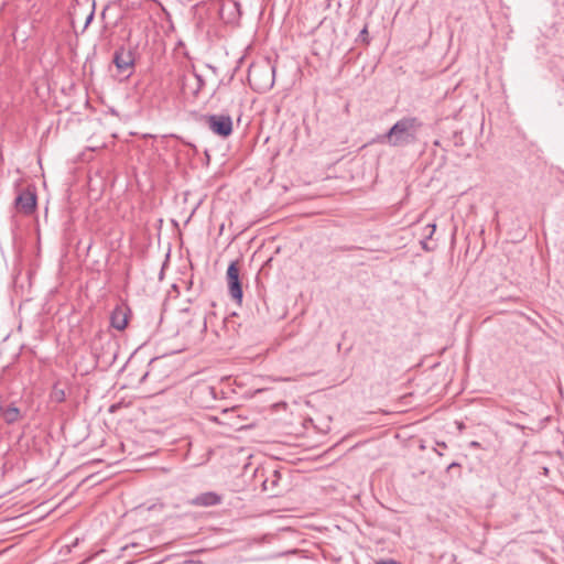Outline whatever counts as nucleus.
Wrapping results in <instances>:
<instances>
[{
  "label": "nucleus",
  "mask_w": 564,
  "mask_h": 564,
  "mask_svg": "<svg viewBox=\"0 0 564 564\" xmlns=\"http://www.w3.org/2000/svg\"><path fill=\"white\" fill-rule=\"evenodd\" d=\"M422 127L423 122L417 117H403L387 133L379 135L377 141L394 148L414 144L419 140L417 134Z\"/></svg>",
  "instance_id": "f257e3e1"
},
{
  "label": "nucleus",
  "mask_w": 564,
  "mask_h": 564,
  "mask_svg": "<svg viewBox=\"0 0 564 564\" xmlns=\"http://www.w3.org/2000/svg\"><path fill=\"white\" fill-rule=\"evenodd\" d=\"M275 67L270 61H262L250 65L248 70V82L250 86L259 91L265 93L274 85Z\"/></svg>",
  "instance_id": "f03ea898"
},
{
  "label": "nucleus",
  "mask_w": 564,
  "mask_h": 564,
  "mask_svg": "<svg viewBox=\"0 0 564 564\" xmlns=\"http://www.w3.org/2000/svg\"><path fill=\"white\" fill-rule=\"evenodd\" d=\"M177 85L184 98H196L205 86L202 75L194 67L186 68L177 77Z\"/></svg>",
  "instance_id": "7ed1b4c3"
},
{
  "label": "nucleus",
  "mask_w": 564,
  "mask_h": 564,
  "mask_svg": "<svg viewBox=\"0 0 564 564\" xmlns=\"http://www.w3.org/2000/svg\"><path fill=\"white\" fill-rule=\"evenodd\" d=\"M112 63L115 64L118 73L126 74L127 77L133 73L134 68V54L131 48L120 46L116 50Z\"/></svg>",
  "instance_id": "20e7f679"
},
{
  "label": "nucleus",
  "mask_w": 564,
  "mask_h": 564,
  "mask_svg": "<svg viewBox=\"0 0 564 564\" xmlns=\"http://www.w3.org/2000/svg\"><path fill=\"white\" fill-rule=\"evenodd\" d=\"M207 328L205 317L200 315L193 316L186 326L180 330L181 334L189 341L196 343L203 339V335Z\"/></svg>",
  "instance_id": "39448f33"
},
{
  "label": "nucleus",
  "mask_w": 564,
  "mask_h": 564,
  "mask_svg": "<svg viewBox=\"0 0 564 564\" xmlns=\"http://www.w3.org/2000/svg\"><path fill=\"white\" fill-rule=\"evenodd\" d=\"M206 122L215 134L223 138L230 135L232 132V120L228 115H210Z\"/></svg>",
  "instance_id": "423d86ee"
},
{
  "label": "nucleus",
  "mask_w": 564,
  "mask_h": 564,
  "mask_svg": "<svg viewBox=\"0 0 564 564\" xmlns=\"http://www.w3.org/2000/svg\"><path fill=\"white\" fill-rule=\"evenodd\" d=\"M228 291L231 297L238 302L242 300V286L239 279V267L237 261H232L226 273Z\"/></svg>",
  "instance_id": "0eeeda50"
},
{
  "label": "nucleus",
  "mask_w": 564,
  "mask_h": 564,
  "mask_svg": "<svg viewBox=\"0 0 564 564\" xmlns=\"http://www.w3.org/2000/svg\"><path fill=\"white\" fill-rule=\"evenodd\" d=\"M219 15L227 23H234L241 17L240 3L236 0H221Z\"/></svg>",
  "instance_id": "6e6552de"
},
{
  "label": "nucleus",
  "mask_w": 564,
  "mask_h": 564,
  "mask_svg": "<svg viewBox=\"0 0 564 564\" xmlns=\"http://www.w3.org/2000/svg\"><path fill=\"white\" fill-rule=\"evenodd\" d=\"M15 207L23 214L30 215L36 207V195L34 192L24 191L15 198Z\"/></svg>",
  "instance_id": "1a4fd4ad"
},
{
  "label": "nucleus",
  "mask_w": 564,
  "mask_h": 564,
  "mask_svg": "<svg viewBox=\"0 0 564 564\" xmlns=\"http://www.w3.org/2000/svg\"><path fill=\"white\" fill-rule=\"evenodd\" d=\"M129 308L126 306H117L110 316V324L118 330H123L128 326Z\"/></svg>",
  "instance_id": "9d476101"
},
{
  "label": "nucleus",
  "mask_w": 564,
  "mask_h": 564,
  "mask_svg": "<svg viewBox=\"0 0 564 564\" xmlns=\"http://www.w3.org/2000/svg\"><path fill=\"white\" fill-rule=\"evenodd\" d=\"M221 500L223 499L220 495L214 491H207L196 496L194 499H192L191 503L197 507H212L219 505Z\"/></svg>",
  "instance_id": "9b49d317"
},
{
  "label": "nucleus",
  "mask_w": 564,
  "mask_h": 564,
  "mask_svg": "<svg viewBox=\"0 0 564 564\" xmlns=\"http://www.w3.org/2000/svg\"><path fill=\"white\" fill-rule=\"evenodd\" d=\"M20 416V410L14 405H9L2 411V419L8 424L15 423Z\"/></svg>",
  "instance_id": "f8f14e48"
},
{
  "label": "nucleus",
  "mask_w": 564,
  "mask_h": 564,
  "mask_svg": "<svg viewBox=\"0 0 564 564\" xmlns=\"http://www.w3.org/2000/svg\"><path fill=\"white\" fill-rule=\"evenodd\" d=\"M143 0H120L122 7L127 9H135L142 4Z\"/></svg>",
  "instance_id": "ddd939ff"
},
{
  "label": "nucleus",
  "mask_w": 564,
  "mask_h": 564,
  "mask_svg": "<svg viewBox=\"0 0 564 564\" xmlns=\"http://www.w3.org/2000/svg\"><path fill=\"white\" fill-rule=\"evenodd\" d=\"M436 230V225L435 224H429L424 227V238L425 239H431L434 235Z\"/></svg>",
  "instance_id": "4468645a"
},
{
  "label": "nucleus",
  "mask_w": 564,
  "mask_h": 564,
  "mask_svg": "<svg viewBox=\"0 0 564 564\" xmlns=\"http://www.w3.org/2000/svg\"><path fill=\"white\" fill-rule=\"evenodd\" d=\"M158 359H152L149 364V367L150 369L143 375V377L141 378V381H144L148 377L151 376V372L153 371L154 369V366H155V362H156Z\"/></svg>",
  "instance_id": "2eb2a0df"
},
{
  "label": "nucleus",
  "mask_w": 564,
  "mask_h": 564,
  "mask_svg": "<svg viewBox=\"0 0 564 564\" xmlns=\"http://www.w3.org/2000/svg\"><path fill=\"white\" fill-rule=\"evenodd\" d=\"M54 399L57 402H62L65 400V392L63 390H55L54 391Z\"/></svg>",
  "instance_id": "dca6fc26"
},
{
  "label": "nucleus",
  "mask_w": 564,
  "mask_h": 564,
  "mask_svg": "<svg viewBox=\"0 0 564 564\" xmlns=\"http://www.w3.org/2000/svg\"><path fill=\"white\" fill-rule=\"evenodd\" d=\"M376 564H401V563L393 558H389V560H379L376 562Z\"/></svg>",
  "instance_id": "f3484780"
},
{
  "label": "nucleus",
  "mask_w": 564,
  "mask_h": 564,
  "mask_svg": "<svg viewBox=\"0 0 564 564\" xmlns=\"http://www.w3.org/2000/svg\"><path fill=\"white\" fill-rule=\"evenodd\" d=\"M427 240H429V239H425V238H424L423 240H421V246H422V248H423L425 251H430V250H431V248H430V247H429V245H427Z\"/></svg>",
  "instance_id": "a211bd4d"
},
{
  "label": "nucleus",
  "mask_w": 564,
  "mask_h": 564,
  "mask_svg": "<svg viewBox=\"0 0 564 564\" xmlns=\"http://www.w3.org/2000/svg\"><path fill=\"white\" fill-rule=\"evenodd\" d=\"M93 19H94V11H91L89 13V15L87 17L85 26H87L91 22Z\"/></svg>",
  "instance_id": "6ab92c4d"
},
{
  "label": "nucleus",
  "mask_w": 564,
  "mask_h": 564,
  "mask_svg": "<svg viewBox=\"0 0 564 564\" xmlns=\"http://www.w3.org/2000/svg\"><path fill=\"white\" fill-rule=\"evenodd\" d=\"M470 446L475 447V448H478V447H480V443L477 442V441H473V442H470Z\"/></svg>",
  "instance_id": "aec40b11"
},
{
  "label": "nucleus",
  "mask_w": 564,
  "mask_h": 564,
  "mask_svg": "<svg viewBox=\"0 0 564 564\" xmlns=\"http://www.w3.org/2000/svg\"><path fill=\"white\" fill-rule=\"evenodd\" d=\"M456 467H459V464H457V463H452V464L448 466V469H451V468H456Z\"/></svg>",
  "instance_id": "412c9836"
},
{
  "label": "nucleus",
  "mask_w": 564,
  "mask_h": 564,
  "mask_svg": "<svg viewBox=\"0 0 564 564\" xmlns=\"http://www.w3.org/2000/svg\"><path fill=\"white\" fill-rule=\"evenodd\" d=\"M116 408H117V405H115V404H113V405H111V406H110V412H115V411H116Z\"/></svg>",
  "instance_id": "4be33fe9"
},
{
  "label": "nucleus",
  "mask_w": 564,
  "mask_h": 564,
  "mask_svg": "<svg viewBox=\"0 0 564 564\" xmlns=\"http://www.w3.org/2000/svg\"><path fill=\"white\" fill-rule=\"evenodd\" d=\"M366 34H367V29L365 28V29L361 31V35H362V36H366Z\"/></svg>",
  "instance_id": "5701e85b"
},
{
  "label": "nucleus",
  "mask_w": 564,
  "mask_h": 564,
  "mask_svg": "<svg viewBox=\"0 0 564 564\" xmlns=\"http://www.w3.org/2000/svg\"><path fill=\"white\" fill-rule=\"evenodd\" d=\"M366 34H367V29L365 28V29L361 31V35H362V36H366Z\"/></svg>",
  "instance_id": "b1692460"
},
{
  "label": "nucleus",
  "mask_w": 564,
  "mask_h": 564,
  "mask_svg": "<svg viewBox=\"0 0 564 564\" xmlns=\"http://www.w3.org/2000/svg\"><path fill=\"white\" fill-rule=\"evenodd\" d=\"M440 447H446L445 443L440 444Z\"/></svg>",
  "instance_id": "393cba45"
},
{
  "label": "nucleus",
  "mask_w": 564,
  "mask_h": 564,
  "mask_svg": "<svg viewBox=\"0 0 564 564\" xmlns=\"http://www.w3.org/2000/svg\"><path fill=\"white\" fill-rule=\"evenodd\" d=\"M440 447H446L445 443L440 444Z\"/></svg>",
  "instance_id": "a878e982"
}]
</instances>
